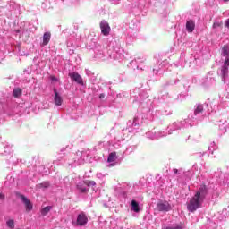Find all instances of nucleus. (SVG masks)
<instances>
[{
    "label": "nucleus",
    "mask_w": 229,
    "mask_h": 229,
    "mask_svg": "<svg viewBox=\"0 0 229 229\" xmlns=\"http://www.w3.org/2000/svg\"><path fill=\"white\" fill-rule=\"evenodd\" d=\"M198 208H201V200H199V194L194 195L187 203V210H189V212H196Z\"/></svg>",
    "instance_id": "nucleus-1"
},
{
    "label": "nucleus",
    "mask_w": 229,
    "mask_h": 229,
    "mask_svg": "<svg viewBox=\"0 0 229 229\" xmlns=\"http://www.w3.org/2000/svg\"><path fill=\"white\" fill-rule=\"evenodd\" d=\"M100 30H101L102 35H104L105 37H108V35H110V31H112V29L110 28V24H108V21L105 20H103L100 22Z\"/></svg>",
    "instance_id": "nucleus-2"
},
{
    "label": "nucleus",
    "mask_w": 229,
    "mask_h": 229,
    "mask_svg": "<svg viewBox=\"0 0 229 229\" xmlns=\"http://www.w3.org/2000/svg\"><path fill=\"white\" fill-rule=\"evenodd\" d=\"M17 197L21 198L22 203H24L27 212L33 210V204L31 203V201L30 199H28V198L26 196H24L21 193H17Z\"/></svg>",
    "instance_id": "nucleus-3"
},
{
    "label": "nucleus",
    "mask_w": 229,
    "mask_h": 229,
    "mask_svg": "<svg viewBox=\"0 0 229 229\" xmlns=\"http://www.w3.org/2000/svg\"><path fill=\"white\" fill-rule=\"evenodd\" d=\"M89 223V218L85 213L81 212L77 216V226H85Z\"/></svg>",
    "instance_id": "nucleus-4"
},
{
    "label": "nucleus",
    "mask_w": 229,
    "mask_h": 229,
    "mask_svg": "<svg viewBox=\"0 0 229 229\" xmlns=\"http://www.w3.org/2000/svg\"><path fill=\"white\" fill-rule=\"evenodd\" d=\"M68 76L71 78V80H72L73 81H75L79 85H83V78H81L80 73L72 72V73H69Z\"/></svg>",
    "instance_id": "nucleus-5"
},
{
    "label": "nucleus",
    "mask_w": 229,
    "mask_h": 229,
    "mask_svg": "<svg viewBox=\"0 0 229 229\" xmlns=\"http://www.w3.org/2000/svg\"><path fill=\"white\" fill-rule=\"evenodd\" d=\"M171 208V204H169L168 202L157 203V210H159V212H169Z\"/></svg>",
    "instance_id": "nucleus-6"
},
{
    "label": "nucleus",
    "mask_w": 229,
    "mask_h": 229,
    "mask_svg": "<svg viewBox=\"0 0 229 229\" xmlns=\"http://www.w3.org/2000/svg\"><path fill=\"white\" fill-rule=\"evenodd\" d=\"M54 92H55V97H54L55 105L56 106H62V103H64V99L62 98L60 94H58V91H56V89H54Z\"/></svg>",
    "instance_id": "nucleus-7"
},
{
    "label": "nucleus",
    "mask_w": 229,
    "mask_h": 229,
    "mask_svg": "<svg viewBox=\"0 0 229 229\" xmlns=\"http://www.w3.org/2000/svg\"><path fill=\"white\" fill-rule=\"evenodd\" d=\"M228 67H229V58H225L224 65L222 67V76L223 78H226L228 76Z\"/></svg>",
    "instance_id": "nucleus-8"
},
{
    "label": "nucleus",
    "mask_w": 229,
    "mask_h": 229,
    "mask_svg": "<svg viewBox=\"0 0 229 229\" xmlns=\"http://www.w3.org/2000/svg\"><path fill=\"white\" fill-rule=\"evenodd\" d=\"M194 28H196V23L194 21L190 20L186 22V30L188 33H192V31H194Z\"/></svg>",
    "instance_id": "nucleus-9"
},
{
    "label": "nucleus",
    "mask_w": 229,
    "mask_h": 229,
    "mask_svg": "<svg viewBox=\"0 0 229 229\" xmlns=\"http://www.w3.org/2000/svg\"><path fill=\"white\" fill-rule=\"evenodd\" d=\"M51 41V32H45L43 35V43L42 46H47Z\"/></svg>",
    "instance_id": "nucleus-10"
},
{
    "label": "nucleus",
    "mask_w": 229,
    "mask_h": 229,
    "mask_svg": "<svg viewBox=\"0 0 229 229\" xmlns=\"http://www.w3.org/2000/svg\"><path fill=\"white\" fill-rule=\"evenodd\" d=\"M199 194V198H201V194H207V185L202 184L199 191L196 192L195 196H198Z\"/></svg>",
    "instance_id": "nucleus-11"
},
{
    "label": "nucleus",
    "mask_w": 229,
    "mask_h": 229,
    "mask_svg": "<svg viewBox=\"0 0 229 229\" xmlns=\"http://www.w3.org/2000/svg\"><path fill=\"white\" fill-rule=\"evenodd\" d=\"M131 210H133V212H140V208L139 207L138 201L131 200Z\"/></svg>",
    "instance_id": "nucleus-12"
},
{
    "label": "nucleus",
    "mask_w": 229,
    "mask_h": 229,
    "mask_svg": "<svg viewBox=\"0 0 229 229\" xmlns=\"http://www.w3.org/2000/svg\"><path fill=\"white\" fill-rule=\"evenodd\" d=\"M115 160H117V153L116 152L110 153L107 157V162L112 163V162H115Z\"/></svg>",
    "instance_id": "nucleus-13"
},
{
    "label": "nucleus",
    "mask_w": 229,
    "mask_h": 229,
    "mask_svg": "<svg viewBox=\"0 0 229 229\" xmlns=\"http://www.w3.org/2000/svg\"><path fill=\"white\" fill-rule=\"evenodd\" d=\"M13 98H21L22 96V89L21 88H16L13 90Z\"/></svg>",
    "instance_id": "nucleus-14"
},
{
    "label": "nucleus",
    "mask_w": 229,
    "mask_h": 229,
    "mask_svg": "<svg viewBox=\"0 0 229 229\" xmlns=\"http://www.w3.org/2000/svg\"><path fill=\"white\" fill-rule=\"evenodd\" d=\"M52 207L51 206H47L41 209V214L42 216H47L51 210Z\"/></svg>",
    "instance_id": "nucleus-15"
},
{
    "label": "nucleus",
    "mask_w": 229,
    "mask_h": 229,
    "mask_svg": "<svg viewBox=\"0 0 229 229\" xmlns=\"http://www.w3.org/2000/svg\"><path fill=\"white\" fill-rule=\"evenodd\" d=\"M203 112V105L199 104L194 111L195 115H198V114H201Z\"/></svg>",
    "instance_id": "nucleus-16"
},
{
    "label": "nucleus",
    "mask_w": 229,
    "mask_h": 229,
    "mask_svg": "<svg viewBox=\"0 0 229 229\" xmlns=\"http://www.w3.org/2000/svg\"><path fill=\"white\" fill-rule=\"evenodd\" d=\"M222 55H223V56H228V55H229L228 46L223 47Z\"/></svg>",
    "instance_id": "nucleus-17"
},
{
    "label": "nucleus",
    "mask_w": 229,
    "mask_h": 229,
    "mask_svg": "<svg viewBox=\"0 0 229 229\" xmlns=\"http://www.w3.org/2000/svg\"><path fill=\"white\" fill-rule=\"evenodd\" d=\"M77 188L80 191V192H82V194L89 192V189L85 188L84 186L77 185Z\"/></svg>",
    "instance_id": "nucleus-18"
},
{
    "label": "nucleus",
    "mask_w": 229,
    "mask_h": 229,
    "mask_svg": "<svg viewBox=\"0 0 229 229\" xmlns=\"http://www.w3.org/2000/svg\"><path fill=\"white\" fill-rule=\"evenodd\" d=\"M8 228L13 229L15 228V222L13 220H9L6 222Z\"/></svg>",
    "instance_id": "nucleus-19"
},
{
    "label": "nucleus",
    "mask_w": 229,
    "mask_h": 229,
    "mask_svg": "<svg viewBox=\"0 0 229 229\" xmlns=\"http://www.w3.org/2000/svg\"><path fill=\"white\" fill-rule=\"evenodd\" d=\"M223 26V22L219 23V22H215L213 23V28L216 29V28H219Z\"/></svg>",
    "instance_id": "nucleus-20"
},
{
    "label": "nucleus",
    "mask_w": 229,
    "mask_h": 229,
    "mask_svg": "<svg viewBox=\"0 0 229 229\" xmlns=\"http://www.w3.org/2000/svg\"><path fill=\"white\" fill-rule=\"evenodd\" d=\"M165 229H183V227L180 225H176V226L165 227Z\"/></svg>",
    "instance_id": "nucleus-21"
},
{
    "label": "nucleus",
    "mask_w": 229,
    "mask_h": 229,
    "mask_svg": "<svg viewBox=\"0 0 229 229\" xmlns=\"http://www.w3.org/2000/svg\"><path fill=\"white\" fill-rule=\"evenodd\" d=\"M41 186L47 188L49 187V183L48 182L41 183Z\"/></svg>",
    "instance_id": "nucleus-22"
},
{
    "label": "nucleus",
    "mask_w": 229,
    "mask_h": 229,
    "mask_svg": "<svg viewBox=\"0 0 229 229\" xmlns=\"http://www.w3.org/2000/svg\"><path fill=\"white\" fill-rule=\"evenodd\" d=\"M4 194H3V193H0V199L2 200V201H4Z\"/></svg>",
    "instance_id": "nucleus-23"
},
{
    "label": "nucleus",
    "mask_w": 229,
    "mask_h": 229,
    "mask_svg": "<svg viewBox=\"0 0 229 229\" xmlns=\"http://www.w3.org/2000/svg\"><path fill=\"white\" fill-rule=\"evenodd\" d=\"M51 80H52V81H58V79H56V77H55V76H52Z\"/></svg>",
    "instance_id": "nucleus-24"
},
{
    "label": "nucleus",
    "mask_w": 229,
    "mask_h": 229,
    "mask_svg": "<svg viewBox=\"0 0 229 229\" xmlns=\"http://www.w3.org/2000/svg\"><path fill=\"white\" fill-rule=\"evenodd\" d=\"M99 98H100V99H104V98H105V94H103V93H102V94H100V95H99Z\"/></svg>",
    "instance_id": "nucleus-25"
},
{
    "label": "nucleus",
    "mask_w": 229,
    "mask_h": 229,
    "mask_svg": "<svg viewBox=\"0 0 229 229\" xmlns=\"http://www.w3.org/2000/svg\"><path fill=\"white\" fill-rule=\"evenodd\" d=\"M174 174H178V169H174Z\"/></svg>",
    "instance_id": "nucleus-26"
},
{
    "label": "nucleus",
    "mask_w": 229,
    "mask_h": 229,
    "mask_svg": "<svg viewBox=\"0 0 229 229\" xmlns=\"http://www.w3.org/2000/svg\"><path fill=\"white\" fill-rule=\"evenodd\" d=\"M91 185H94V182H90Z\"/></svg>",
    "instance_id": "nucleus-27"
},
{
    "label": "nucleus",
    "mask_w": 229,
    "mask_h": 229,
    "mask_svg": "<svg viewBox=\"0 0 229 229\" xmlns=\"http://www.w3.org/2000/svg\"><path fill=\"white\" fill-rule=\"evenodd\" d=\"M224 1L228 2L229 0H224Z\"/></svg>",
    "instance_id": "nucleus-28"
}]
</instances>
